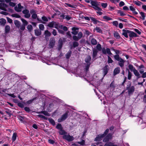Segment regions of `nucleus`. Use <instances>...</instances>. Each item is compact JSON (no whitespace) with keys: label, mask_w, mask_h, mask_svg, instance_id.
Segmentation results:
<instances>
[{"label":"nucleus","mask_w":146,"mask_h":146,"mask_svg":"<svg viewBox=\"0 0 146 146\" xmlns=\"http://www.w3.org/2000/svg\"><path fill=\"white\" fill-rule=\"evenodd\" d=\"M10 27L8 25H6L5 28V33L7 34L9 33L10 30Z\"/></svg>","instance_id":"b1692460"},{"label":"nucleus","mask_w":146,"mask_h":146,"mask_svg":"<svg viewBox=\"0 0 146 146\" xmlns=\"http://www.w3.org/2000/svg\"><path fill=\"white\" fill-rule=\"evenodd\" d=\"M25 57L29 60H35L36 59V57L34 55H26Z\"/></svg>","instance_id":"a211bd4d"},{"label":"nucleus","mask_w":146,"mask_h":146,"mask_svg":"<svg viewBox=\"0 0 146 146\" xmlns=\"http://www.w3.org/2000/svg\"><path fill=\"white\" fill-rule=\"evenodd\" d=\"M131 77V73L129 71H128V79L129 80H130Z\"/></svg>","instance_id":"e2e57ef3"},{"label":"nucleus","mask_w":146,"mask_h":146,"mask_svg":"<svg viewBox=\"0 0 146 146\" xmlns=\"http://www.w3.org/2000/svg\"><path fill=\"white\" fill-rule=\"evenodd\" d=\"M98 4L96 6L94 7H93L96 10L98 11H102V9L99 7L98 6Z\"/></svg>","instance_id":"7c9ffc66"},{"label":"nucleus","mask_w":146,"mask_h":146,"mask_svg":"<svg viewBox=\"0 0 146 146\" xmlns=\"http://www.w3.org/2000/svg\"><path fill=\"white\" fill-rule=\"evenodd\" d=\"M120 72V68L119 67H117L115 68L114 70V74L115 75L118 74Z\"/></svg>","instance_id":"393cba45"},{"label":"nucleus","mask_w":146,"mask_h":146,"mask_svg":"<svg viewBox=\"0 0 146 146\" xmlns=\"http://www.w3.org/2000/svg\"><path fill=\"white\" fill-rule=\"evenodd\" d=\"M25 57L29 60H35L36 59V57L34 55H26Z\"/></svg>","instance_id":"6ab92c4d"},{"label":"nucleus","mask_w":146,"mask_h":146,"mask_svg":"<svg viewBox=\"0 0 146 146\" xmlns=\"http://www.w3.org/2000/svg\"><path fill=\"white\" fill-rule=\"evenodd\" d=\"M7 19L8 22L9 23L11 24L13 23V20L11 19L8 17H7Z\"/></svg>","instance_id":"052dcab7"},{"label":"nucleus","mask_w":146,"mask_h":146,"mask_svg":"<svg viewBox=\"0 0 146 146\" xmlns=\"http://www.w3.org/2000/svg\"><path fill=\"white\" fill-rule=\"evenodd\" d=\"M54 27L57 29H58V23L57 22L54 21Z\"/></svg>","instance_id":"4d7b16f0"},{"label":"nucleus","mask_w":146,"mask_h":146,"mask_svg":"<svg viewBox=\"0 0 146 146\" xmlns=\"http://www.w3.org/2000/svg\"><path fill=\"white\" fill-rule=\"evenodd\" d=\"M71 17L70 16L68 15H66L65 16V19H66L68 21L71 19Z\"/></svg>","instance_id":"338daca9"},{"label":"nucleus","mask_w":146,"mask_h":146,"mask_svg":"<svg viewBox=\"0 0 146 146\" xmlns=\"http://www.w3.org/2000/svg\"><path fill=\"white\" fill-rule=\"evenodd\" d=\"M36 10L33 9H32L30 10V13L32 15L33 14L36 13Z\"/></svg>","instance_id":"6e6d98bb"},{"label":"nucleus","mask_w":146,"mask_h":146,"mask_svg":"<svg viewBox=\"0 0 146 146\" xmlns=\"http://www.w3.org/2000/svg\"><path fill=\"white\" fill-rule=\"evenodd\" d=\"M117 13L119 14L121 16H123L126 15V14L124 13L121 10H118L117 11Z\"/></svg>","instance_id":"473e14b6"},{"label":"nucleus","mask_w":146,"mask_h":146,"mask_svg":"<svg viewBox=\"0 0 146 146\" xmlns=\"http://www.w3.org/2000/svg\"><path fill=\"white\" fill-rule=\"evenodd\" d=\"M78 38L80 39L83 36V34L81 32H79L78 33Z\"/></svg>","instance_id":"c03bdc74"},{"label":"nucleus","mask_w":146,"mask_h":146,"mask_svg":"<svg viewBox=\"0 0 146 146\" xmlns=\"http://www.w3.org/2000/svg\"><path fill=\"white\" fill-rule=\"evenodd\" d=\"M104 137V134H100L98 135L95 139L94 141H100Z\"/></svg>","instance_id":"4468645a"},{"label":"nucleus","mask_w":146,"mask_h":146,"mask_svg":"<svg viewBox=\"0 0 146 146\" xmlns=\"http://www.w3.org/2000/svg\"><path fill=\"white\" fill-rule=\"evenodd\" d=\"M122 31L123 32L122 35L126 38L128 37L127 35L128 34H129V37L130 38L136 37L137 36V35L136 33L131 31L123 29Z\"/></svg>","instance_id":"f257e3e1"},{"label":"nucleus","mask_w":146,"mask_h":146,"mask_svg":"<svg viewBox=\"0 0 146 146\" xmlns=\"http://www.w3.org/2000/svg\"><path fill=\"white\" fill-rule=\"evenodd\" d=\"M54 21H52L51 22H49L47 26L50 28H53L54 27Z\"/></svg>","instance_id":"bb28decb"},{"label":"nucleus","mask_w":146,"mask_h":146,"mask_svg":"<svg viewBox=\"0 0 146 146\" xmlns=\"http://www.w3.org/2000/svg\"><path fill=\"white\" fill-rule=\"evenodd\" d=\"M103 19L107 21L112 20V18L107 16H104L103 17Z\"/></svg>","instance_id":"f704fd0d"},{"label":"nucleus","mask_w":146,"mask_h":146,"mask_svg":"<svg viewBox=\"0 0 146 146\" xmlns=\"http://www.w3.org/2000/svg\"><path fill=\"white\" fill-rule=\"evenodd\" d=\"M21 20L23 24L21 25L20 30L23 31L25 29V26L28 24V22L26 20L23 18H21Z\"/></svg>","instance_id":"423d86ee"},{"label":"nucleus","mask_w":146,"mask_h":146,"mask_svg":"<svg viewBox=\"0 0 146 146\" xmlns=\"http://www.w3.org/2000/svg\"><path fill=\"white\" fill-rule=\"evenodd\" d=\"M59 133L61 135H66V132L65 131L62 130V129L60 130Z\"/></svg>","instance_id":"72a5a7b5"},{"label":"nucleus","mask_w":146,"mask_h":146,"mask_svg":"<svg viewBox=\"0 0 146 146\" xmlns=\"http://www.w3.org/2000/svg\"><path fill=\"white\" fill-rule=\"evenodd\" d=\"M115 58L117 60L119 61V64L121 67H122L124 66V61L119 57V55H115Z\"/></svg>","instance_id":"39448f33"},{"label":"nucleus","mask_w":146,"mask_h":146,"mask_svg":"<svg viewBox=\"0 0 146 146\" xmlns=\"http://www.w3.org/2000/svg\"><path fill=\"white\" fill-rule=\"evenodd\" d=\"M14 23L17 28L20 29L21 25V23L19 21L17 20H15L14 21Z\"/></svg>","instance_id":"f3484780"},{"label":"nucleus","mask_w":146,"mask_h":146,"mask_svg":"<svg viewBox=\"0 0 146 146\" xmlns=\"http://www.w3.org/2000/svg\"><path fill=\"white\" fill-rule=\"evenodd\" d=\"M65 4L67 5V6L73 8H75V7L74 5H72L70 4L65 3Z\"/></svg>","instance_id":"bf43d9fd"},{"label":"nucleus","mask_w":146,"mask_h":146,"mask_svg":"<svg viewBox=\"0 0 146 146\" xmlns=\"http://www.w3.org/2000/svg\"><path fill=\"white\" fill-rule=\"evenodd\" d=\"M79 45V43L77 41H74L73 42V45L72 46V47L75 48L77 47Z\"/></svg>","instance_id":"c756f323"},{"label":"nucleus","mask_w":146,"mask_h":146,"mask_svg":"<svg viewBox=\"0 0 146 146\" xmlns=\"http://www.w3.org/2000/svg\"><path fill=\"white\" fill-rule=\"evenodd\" d=\"M52 33L54 36H55L57 35V32L55 29H53V31L52 32Z\"/></svg>","instance_id":"69168bd1"},{"label":"nucleus","mask_w":146,"mask_h":146,"mask_svg":"<svg viewBox=\"0 0 146 146\" xmlns=\"http://www.w3.org/2000/svg\"><path fill=\"white\" fill-rule=\"evenodd\" d=\"M85 142L84 140H82V141L80 142H78L76 143H77V144H79L80 145H83L84 144Z\"/></svg>","instance_id":"680f3d73"},{"label":"nucleus","mask_w":146,"mask_h":146,"mask_svg":"<svg viewBox=\"0 0 146 146\" xmlns=\"http://www.w3.org/2000/svg\"><path fill=\"white\" fill-rule=\"evenodd\" d=\"M37 15L36 14V13H34L32 15L31 17L33 19H36L37 18Z\"/></svg>","instance_id":"603ef678"},{"label":"nucleus","mask_w":146,"mask_h":146,"mask_svg":"<svg viewBox=\"0 0 146 146\" xmlns=\"http://www.w3.org/2000/svg\"><path fill=\"white\" fill-rule=\"evenodd\" d=\"M44 35L45 39L47 40L48 39L49 37L51 36V33L48 31L47 30L44 31Z\"/></svg>","instance_id":"ddd939ff"},{"label":"nucleus","mask_w":146,"mask_h":146,"mask_svg":"<svg viewBox=\"0 0 146 146\" xmlns=\"http://www.w3.org/2000/svg\"><path fill=\"white\" fill-rule=\"evenodd\" d=\"M129 69L131 71H133V70L135 69L133 67V66L131 65H129Z\"/></svg>","instance_id":"5fc2aeb1"},{"label":"nucleus","mask_w":146,"mask_h":146,"mask_svg":"<svg viewBox=\"0 0 146 146\" xmlns=\"http://www.w3.org/2000/svg\"><path fill=\"white\" fill-rule=\"evenodd\" d=\"M72 33L74 35H77L78 32L79 28L77 27H73L72 29Z\"/></svg>","instance_id":"2eb2a0df"},{"label":"nucleus","mask_w":146,"mask_h":146,"mask_svg":"<svg viewBox=\"0 0 146 146\" xmlns=\"http://www.w3.org/2000/svg\"><path fill=\"white\" fill-rule=\"evenodd\" d=\"M91 57L90 55H87L85 59L86 63L84 64V66L85 67V69L86 71H87L88 70L91 64Z\"/></svg>","instance_id":"f03ea898"},{"label":"nucleus","mask_w":146,"mask_h":146,"mask_svg":"<svg viewBox=\"0 0 146 146\" xmlns=\"http://www.w3.org/2000/svg\"><path fill=\"white\" fill-rule=\"evenodd\" d=\"M34 31L35 34L36 36H39L41 34L42 32L41 31L38 29H35Z\"/></svg>","instance_id":"412c9836"},{"label":"nucleus","mask_w":146,"mask_h":146,"mask_svg":"<svg viewBox=\"0 0 146 146\" xmlns=\"http://www.w3.org/2000/svg\"><path fill=\"white\" fill-rule=\"evenodd\" d=\"M133 72L134 74L137 76L138 77L139 76V72L136 69L133 70Z\"/></svg>","instance_id":"79ce46f5"},{"label":"nucleus","mask_w":146,"mask_h":146,"mask_svg":"<svg viewBox=\"0 0 146 146\" xmlns=\"http://www.w3.org/2000/svg\"><path fill=\"white\" fill-rule=\"evenodd\" d=\"M112 24L114 26H116L117 27L118 25V23L117 21H114L112 22Z\"/></svg>","instance_id":"13d9d810"},{"label":"nucleus","mask_w":146,"mask_h":146,"mask_svg":"<svg viewBox=\"0 0 146 146\" xmlns=\"http://www.w3.org/2000/svg\"><path fill=\"white\" fill-rule=\"evenodd\" d=\"M6 20L4 19H0V24L1 26H4L6 23Z\"/></svg>","instance_id":"5701e85b"},{"label":"nucleus","mask_w":146,"mask_h":146,"mask_svg":"<svg viewBox=\"0 0 146 146\" xmlns=\"http://www.w3.org/2000/svg\"><path fill=\"white\" fill-rule=\"evenodd\" d=\"M56 128L59 130L62 129V126L60 124H58L56 126Z\"/></svg>","instance_id":"774afa93"},{"label":"nucleus","mask_w":146,"mask_h":146,"mask_svg":"<svg viewBox=\"0 0 146 146\" xmlns=\"http://www.w3.org/2000/svg\"><path fill=\"white\" fill-rule=\"evenodd\" d=\"M17 135L16 133H14L12 137V139L13 141H15Z\"/></svg>","instance_id":"58836bf2"},{"label":"nucleus","mask_w":146,"mask_h":146,"mask_svg":"<svg viewBox=\"0 0 146 146\" xmlns=\"http://www.w3.org/2000/svg\"><path fill=\"white\" fill-rule=\"evenodd\" d=\"M27 28L29 32H31L33 29V27L31 25H29L27 26Z\"/></svg>","instance_id":"ea45409f"},{"label":"nucleus","mask_w":146,"mask_h":146,"mask_svg":"<svg viewBox=\"0 0 146 146\" xmlns=\"http://www.w3.org/2000/svg\"><path fill=\"white\" fill-rule=\"evenodd\" d=\"M112 135L110 134H108V135L104 139V142H106L108 141L110 139L112 138Z\"/></svg>","instance_id":"aec40b11"},{"label":"nucleus","mask_w":146,"mask_h":146,"mask_svg":"<svg viewBox=\"0 0 146 146\" xmlns=\"http://www.w3.org/2000/svg\"><path fill=\"white\" fill-rule=\"evenodd\" d=\"M107 3H102L101 6L104 8H106L107 6Z\"/></svg>","instance_id":"0e129e2a"},{"label":"nucleus","mask_w":146,"mask_h":146,"mask_svg":"<svg viewBox=\"0 0 146 146\" xmlns=\"http://www.w3.org/2000/svg\"><path fill=\"white\" fill-rule=\"evenodd\" d=\"M141 15L142 18L140 17L143 20H144L145 19V13L143 12H141L140 13Z\"/></svg>","instance_id":"a18cd8bd"},{"label":"nucleus","mask_w":146,"mask_h":146,"mask_svg":"<svg viewBox=\"0 0 146 146\" xmlns=\"http://www.w3.org/2000/svg\"><path fill=\"white\" fill-rule=\"evenodd\" d=\"M72 38L73 40L75 41H78L79 40L78 36L75 35L73 36Z\"/></svg>","instance_id":"49530a36"},{"label":"nucleus","mask_w":146,"mask_h":146,"mask_svg":"<svg viewBox=\"0 0 146 146\" xmlns=\"http://www.w3.org/2000/svg\"><path fill=\"white\" fill-rule=\"evenodd\" d=\"M114 37L117 39H119L120 38V36L117 32H115L114 33Z\"/></svg>","instance_id":"c9c22d12"},{"label":"nucleus","mask_w":146,"mask_h":146,"mask_svg":"<svg viewBox=\"0 0 146 146\" xmlns=\"http://www.w3.org/2000/svg\"><path fill=\"white\" fill-rule=\"evenodd\" d=\"M66 36L68 38H72L71 35L69 31H68L66 33Z\"/></svg>","instance_id":"a19ab883"},{"label":"nucleus","mask_w":146,"mask_h":146,"mask_svg":"<svg viewBox=\"0 0 146 146\" xmlns=\"http://www.w3.org/2000/svg\"><path fill=\"white\" fill-rule=\"evenodd\" d=\"M56 41L54 37L50 38L48 44V48H52L56 44Z\"/></svg>","instance_id":"7ed1b4c3"},{"label":"nucleus","mask_w":146,"mask_h":146,"mask_svg":"<svg viewBox=\"0 0 146 146\" xmlns=\"http://www.w3.org/2000/svg\"><path fill=\"white\" fill-rule=\"evenodd\" d=\"M90 18L94 24H97L98 23L100 22L99 21L97 20L94 17H90Z\"/></svg>","instance_id":"c85d7f7f"},{"label":"nucleus","mask_w":146,"mask_h":146,"mask_svg":"<svg viewBox=\"0 0 146 146\" xmlns=\"http://www.w3.org/2000/svg\"><path fill=\"white\" fill-rule=\"evenodd\" d=\"M96 48L98 50L100 51L102 50V48L101 44H98L96 46Z\"/></svg>","instance_id":"2f4dec72"},{"label":"nucleus","mask_w":146,"mask_h":146,"mask_svg":"<svg viewBox=\"0 0 146 146\" xmlns=\"http://www.w3.org/2000/svg\"><path fill=\"white\" fill-rule=\"evenodd\" d=\"M11 16L13 17L17 18H20L21 17L20 15L17 14H12L11 15Z\"/></svg>","instance_id":"e433bc0d"},{"label":"nucleus","mask_w":146,"mask_h":146,"mask_svg":"<svg viewBox=\"0 0 146 146\" xmlns=\"http://www.w3.org/2000/svg\"><path fill=\"white\" fill-rule=\"evenodd\" d=\"M63 138L64 139H65L68 141H72L74 138L72 136H70L69 134H66L63 136Z\"/></svg>","instance_id":"0eeeda50"},{"label":"nucleus","mask_w":146,"mask_h":146,"mask_svg":"<svg viewBox=\"0 0 146 146\" xmlns=\"http://www.w3.org/2000/svg\"><path fill=\"white\" fill-rule=\"evenodd\" d=\"M39 28L40 31H43L44 30V26L42 24H40L39 26Z\"/></svg>","instance_id":"8fccbe9b"},{"label":"nucleus","mask_w":146,"mask_h":146,"mask_svg":"<svg viewBox=\"0 0 146 146\" xmlns=\"http://www.w3.org/2000/svg\"><path fill=\"white\" fill-rule=\"evenodd\" d=\"M42 20L45 22L48 21V19L45 16H43L42 17Z\"/></svg>","instance_id":"864d4df0"},{"label":"nucleus","mask_w":146,"mask_h":146,"mask_svg":"<svg viewBox=\"0 0 146 146\" xmlns=\"http://www.w3.org/2000/svg\"><path fill=\"white\" fill-rule=\"evenodd\" d=\"M48 120H49V122L51 123L52 125H55V122L52 119H51V118L49 119Z\"/></svg>","instance_id":"de8ad7c7"},{"label":"nucleus","mask_w":146,"mask_h":146,"mask_svg":"<svg viewBox=\"0 0 146 146\" xmlns=\"http://www.w3.org/2000/svg\"><path fill=\"white\" fill-rule=\"evenodd\" d=\"M104 146H117L116 145H114L113 144L111 143H107L104 145Z\"/></svg>","instance_id":"4c0bfd02"},{"label":"nucleus","mask_w":146,"mask_h":146,"mask_svg":"<svg viewBox=\"0 0 146 146\" xmlns=\"http://www.w3.org/2000/svg\"><path fill=\"white\" fill-rule=\"evenodd\" d=\"M91 44L93 45H96L97 43V40L94 38H92L91 40Z\"/></svg>","instance_id":"a878e982"},{"label":"nucleus","mask_w":146,"mask_h":146,"mask_svg":"<svg viewBox=\"0 0 146 146\" xmlns=\"http://www.w3.org/2000/svg\"><path fill=\"white\" fill-rule=\"evenodd\" d=\"M8 6L5 3H0V9L4 11H7V9L6 8H7Z\"/></svg>","instance_id":"9d476101"},{"label":"nucleus","mask_w":146,"mask_h":146,"mask_svg":"<svg viewBox=\"0 0 146 146\" xmlns=\"http://www.w3.org/2000/svg\"><path fill=\"white\" fill-rule=\"evenodd\" d=\"M90 3L93 7H94L98 4V2L92 0L90 1Z\"/></svg>","instance_id":"cd10ccee"},{"label":"nucleus","mask_w":146,"mask_h":146,"mask_svg":"<svg viewBox=\"0 0 146 146\" xmlns=\"http://www.w3.org/2000/svg\"><path fill=\"white\" fill-rule=\"evenodd\" d=\"M111 50L114 51L117 54H118L120 53V51L117 50L115 49L114 48L111 49Z\"/></svg>","instance_id":"09e8293b"},{"label":"nucleus","mask_w":146,"mask_h":146,"mask_svg":"<svg viewBox=\"0 0 146 146\" xmlns=\"http://www.w3.org/2000/svg\"><path fill=\"white\" fill-rule=\"evenodd\" d=\"M102 52L104 54H106L108 55H112V53L111 52L110 49L109 48H107L106 49L104 48H103L102 50Z\"/></svg>","instance_id":"1a4fd4ad"},{"label":"nucleus","mask_w":146,"mask_h":146,"mask_svg":"<svg viewBox=\"0 0 146 146\" xmlns=\"http://www.w3.org/2000/svg\"><path fill=\"white\" fill-rule=\"evenodd\" d=\"M66 38H63L62 39L60 38L58 40V44L57 48L59 51H60L62 48L64 42L66 41Z\"/></svg>","instance_id":"20e7f679"},{"label":"nucleus","mask_w":146,"mask_h":146,"mask_svg":"<svg viewBox=\"0 0 146 146\" xmlns=\"http://www.w3.org/2000/svg\"><path fill=\"white\" fill-rule=\"evenodd\" d=\"M127 89L128 90V92L129 94H132L135 90V88L133 86H131L129 88H127Z\"/></svg>","instance_id":"dca6fc26"},{"label":"nucleus","mask_w":146,"mask_h":146,"mask_svg":"<svg viewBox=\"0 0 146 146\" xmlns=\"http://www.w3.org/2000/svg\"><path fill=\"white\" fill-rule=\"evenodd\" d=\"M109 70L108 66L106 65L105 66L104 69L103 73L104 76L107 73Z\"/></svg>","instance_id":"4be33fe9"},{"label":"nucleus","mask_w":146,"mask_h":146,"mask_svg":"<svg viewBox=\"0 0 146 146\" xmlns=\"http://www.w3.org/2000/svg\"><path fill=\"white\" fill-rule=\"evenodd\" d=\"M23 7L21 5L20 3L18 4V7L15 6L14 7L15 10L17 12H20L22 11V9L23 8Z\"/></svg>","instance_id":"9b49d317"},{"label":"nucleus","mask_w":146,"mask_h":146,"mask_svg":"<svg viewBox=\"0 0 146 146\" xmlns=\"http://www.w3.org/2000/svg\"><path fill=\"white\" fill-rule=\"evenodd\" d=\"M133 3L138 6H140L141 5V4H142V3L141 2L139 1H133Z\"/></svg>","instance_id":"3c124183"},{"label":"nucleus","mask_w":146,"mask_h":146,"mask_svg":"<svg viewBox=\"0 0 146 146\" xmlns=\"http://www.w3.org/2000/svg\"><path fill=\"white\" fill-rule=\"evenodd\" d=\"M22 13L25 14L24 17L25 18H29L31 16L30 14L29 13V11L28 9H26L23 10Z\"/></svg>","instance_id":"6e6552de"},{"label":"nucleus","mask_w":146,"mask_h":146,"mask_svg":"<svg viewBox=\"0 0 146 146\" xmlns=\"http://www.w3.org/2000/svg\"><path fill=\"white\" fill-rule=\"evenodd\" d=\"M95 29L97 32L99 33H102V30L99 27H97Z\"/></svg>","instance_id":"37998d69"},{"label":"nucleus","mask_w":146,"mask_h":146,"mask_svg":"<svg viewBox=\"0 0 146 146\" xmlns=\"http://www.w3.org/2000/svg\"><path fill=\"white\" fill-rule=\"evenodd\" d=\"M68 116V113H65L63 114L60 118L58 119V121L60 122H61L65 120L67 118Z\"/></svg>","instance_id":"f8f14e48"}]
</instances>
